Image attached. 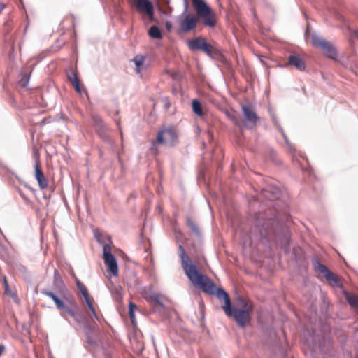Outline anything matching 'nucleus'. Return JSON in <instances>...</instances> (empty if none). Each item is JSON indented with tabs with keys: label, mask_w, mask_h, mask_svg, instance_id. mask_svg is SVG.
I'll return each instance as SVG.
<instances>
[{
	"label": "nucleus",
	"mask_w": 358,
	"mask_h": 358,
	"mask_svg": "<svg viewBox=\"0 0 358 358\" xmlns=\"http://www.w3.org/2000/svg\"><path fill=\"white\" fill-rule=\"evenodd\" d=\"M237 301H238V306L241 307H244L245 305H252L251 303H249L248 302H247L243 298H242L241 296H238L237 298Z\"/></svg>",
	"instance_id": "2f4dec72"
},
{
	"label": "nucleus",
	"mask_w": 358,
	"mask_h": 358,
	"mask_svg": "<svg viewBox=\"0 0 358 358\" xmlns=\"http://www.w3.org/2000/svg\"><path fill=\"white\" fill-rule=\"evenodd\" d=\"M166 28L167 29V30L170 31L171 29L172 28L171 24L169 22H166Z\"/></svg>",
	"instance_id": "4c0bfd02"
},
{
	"label": "nucleus",
	"mask_w": 358,
	"mask_h": 358,
	"mask_svg": "<svg viewBox=\"0 0 358 358\" xmlns=\"http://www.w3.org/2000/svg\"><path fill=\"white\" fill-rule=\"evenodd\" d=\"M117 124L120 126V122H117Z\"/></svg>",
	"instance_id": "a18cd8bd"
},
{
	"label": "nucleus",
	"mask_w": 358,
	"mask_h": 358,
	"mask_svg": "<svg viewBox=\"0 0 358 358\" xmlns=\"http://www.w3.org/2000/svg\"><path fill=\"white\" fill-rule=\"evenodd\" d=\"M92 120L93 122V127L98 136L103 141L112 145L113 142L106 133L107 128L102 117L99 115L94 113L92 115Z\"/></svg>",
	"instance_id": "6e6552de"
},
{
	"label": "nucleus",
	"mask_w": 358,
	"mask_h": 358,
	"mask_svg": "<svg viewBox=\"0 0 358 358\" xmlns=\"http://www.w3.org/2000/svg\"><path fill=\"white\" fill-rule=\"evenodd\" d=\"M355 358H358V353L356 355V357Z\"/></svg>",
	"instance_id": "49530a36"
},
{
	"label": "nucleus",
	"mask_w": 358,
	"mask_h": 358,
	"mask_svg": "<svg viewBox=\"0 0 358 358\" xmlns=\"http://www.w3.org/2000/svg\"><path fill=\"white\" fill-rule=\"evenodd\" d=\"M312 264L315 271L321 274H323L327 281H328L329 282H333L334 285H338L339 279L325 265L322 264L317 259H313Z\"/></svg>",
	"instance_id": "9b49d317"
},
{
	"label": "nucleus",
	"mask_w": 358,
	"mask_h": 358,
	"mask_svg": "<svg viewBox=\"0 0 358 358\" xmlns=\"http://www.w3.org/2000/svg\"><path fill=\"white\" fill-rule=\"evenodd\" d=\"M29 82V77L27 74L22 75L19 80V85L22 87H27Z\"/></svg>",
	"instance_id": "a878e982"
},
{
	"label": "nucleus",
	"mask_w": 358,
	"mask_h": 358,
	"mask_svg": "<svg viewBox=\"0 0 358 358\" xmlns=\"http://www.w3.org/2000/svg\"><path fill=\"white\" fill-rule=\"evenodd\" d=\"M135 6L139 12L146 14L149 18H154V6L150 0H136Z\"/></svg>",
	"instance_id": "f8f14e48"
},
{
	"label": "nucleus",
	"mask_w": 358,
	"mask_h": 358,
	"mask_svg": "<svg viewBox=\"0 0 358 358\" xmlns=\"http://www.w3.org/2000/svg\"><path fill=\"white\" fill-rule=\"evenodd\" d=\"M147 301L150 303H154L155 306L160 307L164 309L165 308L164 304L160 300L159 295L156 293H151Z\"/></svg>",
	"instance_id": "2eb2a0df"
},
{
	"label": "nucleus",
	"mask_w": 358,
	"mask_h": 358,
	"mask_svg": "<svg viewBox=\"0 0 358 358\" xmlns=\"http://www.w3.org/2000/svg\"><path fill=\"white\" fill-rule=\"evenodd\" d=\"M80 326L83 328L84 332H85V335H88V334H91V332H92V327L89 324L87 320H85V323H83Z\"/></svg>",
	"instance_id": "cd10ccee"
},
{
	"label": "nucleus",
	"mask_w": 358,
	"mask_h": 358,
	"mask_svg": "<svg viewBox=\"0 0 358 358\" xmlns=\"http://www.w3.org/2000/svg\"><path fill=\"white\" fill-rule=\"evenodd\" d=\"M187 224L190 229L191 231L195 234L196 236L200 237L201 236V231L199 230V227L196 225V224L194 222V221L189 217H187L186 219Z\"/></svg>",
	"instance_id": "dca6fc26"
},
{
	"label": "nucleus",
	"mask_w": 358,
	"mask_h": 358,
	"mask_svg": "<svg viewBox=\"0 0 358 358\" xmlns=\"http://www.w3.org/2000/svg\"><path fill=\"white\" fill-rule=\"evenodd\" d=\"M83 296L85 298V302L87 304L92 303L89 293H87V296H86V294H84Z\"/></svg>",
	"instance_id": "f704fd0d"
},
{
	"label": "nucleus",
	"mask_w": 358,
	"mask_h": 358,
	"mask_svg": "<svg viewBox=\"0 0 358 358\" xmlns=\"http://www.w3.org/2000/svg\"><path fill=\"white\" fill-rule=\"evenodd\" d=\"M229 117L236 126L241 127V121L238 117L235 115H229Z\"/></svg>",
	"instance_id": "c85d7f7f"
},
{
	"label": "nucleus",
	"mask_w": 358,
	"mask_h": 358,
	"mask_svg": "<svg viewBox=\"0 0 358 358\" xmlns=\"http://www.w3.org/2000/svg\"><path fill=\"white\" fill-rule=\"evenodd\" d=\"M104 262L108 267V271L113 276L118 275V266L115 257L111 252L110 245L106 244L103 248Z\"/></svg>",
	"instance_id": "9d476101"
},
{
	"label": "nucleus",
	"mask_w": 358,
	"mask_h": 358,
	"mask_svg": "<svg viewBox=\"0 0 358 358\" xmlns=\"http://www.w3.org/2000/svg\"><path fill=\"white\" fill-rule=\"evenodd\" d=\"M76 286H77V288L78 289L80 292V293L82 294V295H84V294H86L87 295V293H88V291L86 288V287L85 286L84 284H83L79 280H76Z\"/></svg>",
	"instance_id": "bb28decb"
},
{
	"label": "nucleus",
	"mask_w": 358,
	"mask_h": 358,
	"mask_svg": "<svg viewBox=\"0 0 358 358\" xmlns=\"http://www.w3.org/2000/svg\"><path fill=\"white\" fill-rule=\"evenodd\" d=\"M345 296L349 305L354 308H358V298L356 296L345 292Z\"/></svg>",
	"instance_id": "4be33fe9"
},
{
	"label": "nucleus",
	"mask_w": 358,
	"mask_h": 358,
	"mask_svg": "<svg viewBox=\"0 0 358 358\" xmlns=\"http://www.w3.org/2000/svg\"><path fill=\"white\" fill-rule=\"evenodd\" d=\"M90 312L92 313L93 317L95 318V319H97V315L96 314V311H95V309L94 308H92V309H90Z\"/></svg>",
	"instance_id": "c9c22d12"
},
{
	"label": "nucleus",
	"mask_w": 358,
	"mask_h": 358,
	"mask_svg": "<svg viewBox=\"0 0 358 358\" xmlns=\"http://www.w3.org/2000/svg\"><path fill=\"white\" fill-rule=\"evenodd\" d=\"M41 293L50 297L54 301L58 310L66 313L73 317L78 324L81 325L87 320L83 314L78 311V306L73 296L62 294L59 297L48 289L42 290Z\"/></svg>",
	"instance_id": "20e7f679"
},
{
	"label": "nucleus",
	"mask_w": 358,
	"mask_h": 358,
	"mask_svg": "<svg viewBox=\"0 0 358 358\" xmlns=\"http://www.w3.org/2000/svg\"><path fill=\"white\" fill-rule=\"evenodd\" d=\"M270 113H271V115L272 121H273V122L274 125H275V126L278 128V129L281 132V134H282V136H283V138H284V139H285V141L286 143H287L288 145H290V143H289V139H288L287 136H286V134H285V132H284V131H283L282 128V127H281V126L279 124V122H278V120L277 117H276L274 114H273V113H271V110H270Z\"/></svg>",
	"instance_id": "6ab92c4d"
},
{
	"label": "nucleus",
	"mask_w": 358,
	"mask_h": 358,
	"mask_svg": "<svg viewBox=\"0 0 358 358\" xmlns=\"http://www.w3.org/2000/svg\"><path fill=\"white\" fill-rule=\"evenodd\" d=\"M148 35L154 39H160L162 38V34L158 27L153 25L148 30Z\"/></svg>",
	"instance_id": "f3484780"
},
{
	"label": "nucleus",
	"mask_w": 358,
	"mask_h": 358,
	"mask_svg": "<svg viewBox=\"0 0 358 358\" xmlns=\"http://www.w3.org/2000/svg\"><path fill=\"white\" fill-rule=\"evenodd\" d=\"M285 66H294L300 71H303L306 69V64L303 59L299 55H289L287 63Z\"/></svg>",
	"instance_id": "ddd939ff"
},
{
	"label": "nucleus",
	"mask_w": 358,
	"mask_h": 358,
	"mask_svg": "<svg viewBox=\"0 0 358 358\" xmlns=\"http://www.w3.org/2000/svg\"><path fill=\"white\" fill-rule=\"evenodd\" d=\"M4 349H5V347L3 345H0V356L3 353Z\"/></svg>",
	"instance_id": "ea45409f"
},
{
	"label": "nucleus",
	"mask_w": 358,
	"mask_h": 358,
	"mask_svg": "<svg viewBox=\"0 0 358 358\" xmlns=\"http://www.w3.org/2000/svg\"><path fill=\"white\" fill-rule=\"evenodd\" d=\"M197 15L187 14L180 24V28L185 33H188L196 27L199 17H202V23L208 27H214L216 24L215 14L204 0H191Z\"/></svg>",
	"instance_id": "7ed1b4c3"
},
{
	"label": "nucleus",
	"mask_w": 358,
	"mask_h": 358,
	"mask_svg": "<svg viewBox=\"0 0 358 358\" xmlns=\"http://www.w3.org/2000/svg\"><path fill=\"white\" fill-rule=\"evenodd\" d=\"M268 189L266 190V192H271L272 193V199H278L281 194L280 189L274 186H271L268 187Z\"/></svg>",
	"instance_id": "393cba45"
},
{
	"label": "nucleus",
	"mask_w": 358,
	"mask_h": 358,
	"mask_svg": "<svg viewBox=\"0 0 358 358\" xmlns=\"http://www.w3.org/2000/svg\"><path fill=\"white\" fill-rule=\"evenodd\" d=\"M282 233V226L276 217H267L264 213L258 212L254 215V227L251 236L263 241H277Z\"/></svg>",
	"instance_id": "f03ea898"
},
{
	"label": "nucleus",
	"mask_w": 358,
	"mask_h": 358,
	"mask_svg": "<svg viewBox=\"0 0 358 358\" xmlns=\"http://www.w3.org/2000/svg\"><path fill=\"white\" fill-rule=\"evenodd\" d=\"M66 75H67V77H68V79L72 82V80L73 78H74V76L75 75L76 76H78L77 73L73 71V69H70L67 71L66 72Z\"/></svg>",
	"instance_id": "c756f323"
},
{
	"label": "nucleus",
	"mask_w": 358,
	"mask_h": 358,
	"mask_svg": "<svg viewBox=\"0 0 358 358\" xmlns=\"http://www.w3.org/2000/svg\"><path fill=\"white\" fill-rule=\"evenodd\" d=\"M178 251L181 266L191 282L201 288L203 292L215 295L219 300L223 301L224 305L222 308L225 314L228 317H233L239 327L245 328L251 320V314L253 312L252 305H245L240 308L233 307L229 294L223 288L216 287L215 284L208 277L199 272L186 254L182 245H179Z\"/></svg>",
	"instance_id": "f257e3e1"
},
{
	"label": "nucleus",
	"mask_w": 358,
	"mask_h": 358,
	"mask_svg": "<svg viewBox=\"0 0 358 358\" xmlns=\"http://www.w3.org/2000/svg\"><path fill=\"white\" fill-rule=\"evenodd\" d=\"M178 141V133L177 129L173 127H168L158 131L155 141L152 143L151 150L155 148L156 143L173 147Z\"/></svg>",
	"instance_id": "423d86ee"
},
{
	"label": "nucleus",
	"mask_w": 358,
	"mask_h": 358,
	"mask_svg": "<svg viewBox=\"0 0 358 358\" xmlns=\"http://www.w3.org/2000/svg\"><path fill=\"white\" fill-rule=\"evenodd\" d=\"M137 308V306L132 302L129 303V315L132 324L135 323L134 310Z\"/></svg>",
	"instance_id": "5701e85b"
},
{
	"label": "nucleus",
	"mask_w": 358,
	"mask_h": 358,
	"mask_svg": "<svg viewBox=\"0 0 358 358\" xmlns=\"http://www.w3.org/2000/svg\"><path fill=\"white\" fill-rule=\"evenodd\" d=\"M241 108L244 117L243 127L248 129L255 128L259 117L252 107L250 105H241Z\"/></svg>",
	"instance_id": "1a4fd4ad"
},
{
	"label": "nucleus",
	"mask_w": 358,
	"mask_h": 358,
	"mask_svg": "<svg viewBox=\"0 0 358 358\" xmlns=\"http://www.w3.org/2000/svg\"><path fill=\"white\" fill-rule=\"evenodd\" d=\"M187 46L191 51L201 50L213 59H217L222 56L221 48L215 43H209L203 36L187 41Z\"/></svg>",
	"instance_id": "39448f33"
},
{
	"label": "nucleus",
	"mask_w": 358,
	"mask_h": 358,
	"mask_svg": "<svg viewBox=\"0 0 358 358\" xmlns=\"http://www.w3.org/2000/svg\"><path fill=\"white\" fill-rule=\"evenodd\" d=\"M312 343H313V345H317L320 350H322V342L319 341L318 343H317L316 340L313 336H312Z\"/></svg>",
	"instance_id": "72a5a7b5"
},
{
	"label": "nucleus",
	"mask_w": 358,
	"mask_h": 358,
	"mask_svg": "<svg viewBox=\"0 0 358 358\" xmlns=\"http://www.w3.org/2000/svg\"><path fill=\"white\" fill-rule=\"evenodd\" d=\"M73 76H74V78H73L71 83H72L73 86L74 87L76 91L78 94H82V92H84L85 94V95L88 97V94H87V90L85 89L83 90L80 87L78 77L76 76L75 75H73Z\"/></svg>",
	"instance_id": "aec40b11"
},
{
	"label": "nucleus",
	"mask_w": 358,
	"mask_h": 358,
	"mask_svg": "<svg viewBox=\"0 0 358 358\" xmlns=\"http://www.w3.org/2000/svg\"><path fill=\"white\" fill-rule=\"evenodd\" d=\"M134 62L135 63V65H136V69H135V71H136V73H139L140 72V68L141 66H143V62H144V60H145V57L144 56H142V55H136L134 58Z\"/></svg>",
	"instance_id": "412c9836"
},
{
	"label": "nucleus",
	"mask_w": 358,
	"mask_h": 358,
	"mask_svg": "<svg viewBox=\"0 0 358 358\" xmlns=\"http://www.w3.org/2000/svg\"><path fill=\"white\" fill-rule=\"evenodd\" d=\"M330 358H333V357H330Z\"/></svg>",
	"instance_id": "de8ad7c7"
},
{
	"label": "nucleus",
	"mask_w": 358,
	"mask_h": 358,
	"mask_svg": "<svg viewBox=\"0 0 358 358\" xmlns=\"http://www.w3.org/2000/svg\"><path fill=\"white\" fill-rule=\"evenodd\" d=\"M54 283L55 285H57L59 287L62 286L63 287L65 288V286H64L63 280L61 278V275L57 269H55L54 271Z\"/></svg>",
	"instance_id": "b1692460"
},
{
	"label": "nucleus",
	"mask_w": 358,
	"mask_h": 358,
	"mask_svg": "<svg viewBox=\"0 0 358 358\" xmlns=\"http://www.w3.org/2000/svg\"><path fill=\"white\" fill-rule=\"evenodd\" d=\"M86 336V342L87 343V344H89L90 345H92V346H95L96 345V342L91 337V334H88V335H85Z\"/></svg>",
	"instance_id": "7c9ffc66"
},
{
	"label": "nucleus",
	"mask_w": 358,
	"mask_h": 358,
	"mask_svg": "<svg viewBox=\"0 0 358 358\" xmlns=\"http://www.w3.org/2000/svg\"><path fill=\"white\" fill-rule=\"evenodd\" d=\"M20 195L27 203L29 201V199L24 194H20Z\"/></svg>",
	"instance_id": "58836bf2"
},
{
	"label": "nucleus",
	"mask_w": 358,
	"mask_h": 358,
	"mask_svg": "<svg viewBox=\"0 0 358 358\" xmlns=\"http://www.w3.org/2000/svg\"><path fill=\"white\" fill-rule=\"evenodd\" d=\"M87 306H88V308H89V309H90H90H92V308H94V306H93L92 302V303H88V304H87Z\"/></svg>",
	"instance_id": "79ce46f5"
},
{
	"label": "nucleus",
	"mask_w": 358,
	"mask_h": 358,
	"mask_svg": "<svg viewBox=\"0 0 358 358\" xmlns=\"http://www.w3.org/2000/svg\"><path fill=\"white\" fill-rule=\"evenodd\" d=\"M87 306H88V308H89V309H90H90H92V308H94V306H93L92 302V303H88V304H87Z\"/></svg>",
	"instance_id": "37998d69"
},
{
	"label": "nucleus",
	"mask_w": 358,
	"mask_h": 358,
	"mask_svg": "<svg viewBox=\"0 0 358 358\" xmlns=\"http://www.w3.org/2000/svg\"><path fill=\"white\" fill-rule=\"evenodd\" d=\"M5 6L3 3H0V13L4 9Z\"/></svg>",
	"instance_id": "a19ab883"
},
{
	"label": "nucleus",
	"mask_w": 358,
	"mask_h": 358,
	"mask_svg": "<svg viewBox=\"0 0 358 358\" xmlns=\"http://www.w3.org/2000/svg\"><path fill=\"white\" fill-rule=\"evenodd\" d=\"M312 44L315 47H319L324 50L326 57L336 60L338 56L336 48L330 42L326 41L320 36L312 37Z\"/></svg>",
	"instance_id": "0eeeda50"
},
{
	"label": "nucleus",
	"mask_w": 358,
	"mask_h": 358,
	"mask_svg": "<svg viewBox=\"0 0 358 358\" xmlns=\"http://www.w3.org/2000/svg\"><path fill=\"white\" fill-rule=\"evenodd\" d=\"M90 312L92 313L93 317L95 318V319H97V315L96 314V311H95V309L94 308H92V309H90Z\"/></svg>",
	"instance_id": "e433bc0d"
},
{
	"label": "nucleus",
	"mask_w": 358,
	"mask_h": 358,
	"mask_svg": "<svg viewBox=\"0 0 358 358\" xmlns=\"http://www.w3.org/2000/svg\"><path fill=\"white\" fill-rule=\"evenodd\" d=\"M192 111L198 116H202L203 114L201 102L197 99H193L192 102Z\"/></svg>",
	"instance_id": "a211bd4d"
},
{
	"label": "nucleus",
	"mask_w": 358,
	"mask_h": 358,
	"mask_svg": "<svg viewBox=\"0 0 358 358\" xmlns=\"http://www.w3.org/2000/svg\"><path fill=\"white\" fill-rule=\"evenodd\" d=\"M355 35H356V37L358 38V31L356 32Z\"/></svg>",
	"instance_id": "c03bdc74"
},
{
	"label": "nucleus",
	"mask_w": 358,
	"mask_h": 358,
	"mask_svg": "<svg viewBox=\"0 0 358 358\" xmlns=\"http://www.w3.org/2000/svg\"><path fill=\"white\" fill-rule=\"evenodd\" d=\"M4 287H5V293L7 294H10V291L9 289V286H8V284L7 282V280H6V278H4Z\"/></svg>",
	"instance_id": "473e14b6"
},
{
	"label": "nucleus",
	"mask_w": 358,
	"mask_h": 358,
	"mask_svg": "<svg viewBox=\"0 0 358 358\" xmlns=\"http://www.w3.org/2000/svg\"><path fill=\"white\" fill-rule=\"evenodd\" d=\"M34 170H35V178L38 182V186L41 189H45L48 187V180L45 178L43 171L39 167V162L36 161L35 165H34Z\"/></svg>",
	"instance_id": "4468645a"
}]
</instances>
